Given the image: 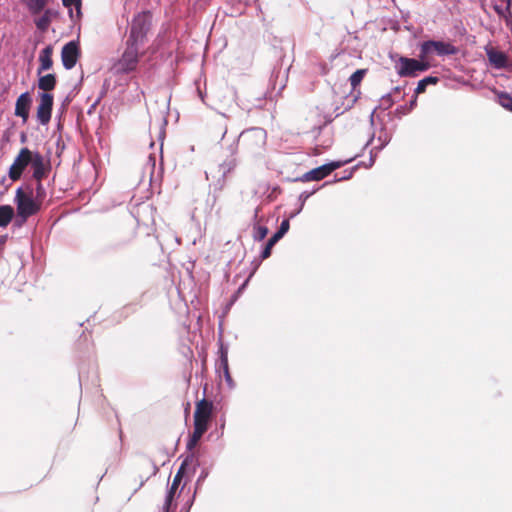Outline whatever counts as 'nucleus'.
Returning a JSON list of instances; mask_svg holds the SVG:
<instances>
[{
    "label": "nucleus",
    "mask_w": 512,
    "mask_h": 512,
    "mask_svg": "<svg viewBox=\"0 0 512 512\" xmlns=\"http://www.w3.org/2000/svg\"><path fill=\"white\" fill-rule=\"evenodd\" d=\"M14 202L16 204V224L22 226L29 217L37 214L41 209V201L34 198L32 192H25L22 188L16 191Z\"/></svg>",
    "instance_id": "f257e3e1"
},
{
    "label": "nucleus",
    "mask_w": 512,
    "mask_h": 512,
    "mask_svg": "<svg viewBox=\"0 0 512 512\" xmlns=\"http://www.w3.org/2000/svg\"><path fill=\"white\" fill-rule=\"evenodd\" d=\"M141 46L126 42V48L118 61L113 65V71L117 75L128 74L134 71L139 62V49Z\"/></svg>",
    "instance_id": "f03ea898"
},
{
    "label": "nucleus",
    "mask_w": 512,
    "mask_h": 512,
    "mask_svg": "<svg viewBox=\"0 0 512 512\" xmlns=\"http://www.w3.org/2000/svg\"><path fill=\"white\" fill-rule=\"evenodd\" d=\"M150 28V15L147 12L139 13L134 17L131 25V30L128 42H132L138 46H142L146 37V34Z\"/></svg>",
    "instance_id": "7ed1b4c3"
},
{
    "label": "nucleus",
    "mask_w": 512,
    "mask_h": 512,
    "mask_svg": "<svg viewBox=\"0 0 512 512\" xmlns=\"http://www.w3.org/2000/svg\"><path fill=\"white\" fill-rule=\"evenodd\" d=\"M429 67V63L422 59L407 57H400L395 64L396 72L401 77H416L419 73L427 71Z\"/></svg>",
    "instance_id": "20e7f679"
},
{
    "label": "nucleus",
    "mask_w": 512,
    "mask_h": 512,
    "mask_svg": "<svg viewBox=\"0 0 512 512\" xmlns=\"http://www.w3.org/2000/svg\"><path fill=\"white\" fill-rule=\"evenodd\" d=\"M458 49L450 42L445 41H424L420 45V59L425 60L429 55L436 54L438 56L455 55Z\"/></svg>",
    "instance_id": "39448f33"
},
{
    "label": "nucleus",
    "mask_w": 512,
    "mask_h": 512,
    "mask_svg": "<svg viewBox=\"0 0 512 512\" xmlns=\"http://www.w3.org/2000/svg\"><path fill=\"white\" fill-rule=\"evenodd\" d=\"M33 158L34 152L26 147L22 148L9 168V178L13 181L20 179L25 168L31 165Z\"/></svg>",
    "instance_id": "423d86ee"
},
{
    "label": "nucleus",
    "mask_w": 512,
    "mask_h": 512,
    "mask_svg": "<svg viewBox=\"0 0 512 512\" xmlns=\"http://www.w3.org/2000/svg\"><path fill=\"white\" fill-rule=\"evenodd\" d=\"M239 140L248 150L254 151L262 148L266 143V131L262 128H252L240 134Z\"/></svg>",
    "instance_id": "0eeeda50"
},
{
    "label": "nucleus",
    "mask_w": 512,
    "mask_h": 512,
    "mask_svg": "<svg viewBox=\"0 0 512 512\" xmlns=\"http://www.w3.org/2000/svg\"><path fill=\"white\" fill-rule=\"evenodd\" d=\"M338 167H340L339 162H331L328 164H324L306 172L299 178V180L302 182L319 181L328 176L332 171H334Z\"/></svg>",
    "instance_id": "6e6552de"
},
{
    "label": "nucleus",
    "mask_w": 512,
    "mask_h": 512,
    "mask_svg": "<svg viewBox=\"0 0 512 512\" xmlns=\"http://www.w3.org/2000/svg\"><path fill=\"white\" fill-rule=\"evenodd\" d=\"M212 414V403L202 399L196 405L194 412V426L201 425L202 428H208V422Z\"/></svg>",
    "instance_id": "1a4fd4ad"
},
{
    "label": "nucleus",
    "mask_w": 512,
    "mask_h": 512,
    "mask_svg": "<svg viewBox=\"0 0 512 512\" xmlns=\"http://www.w3.org/2000/svg\"><path fill=\"white\" fill-rule=\"evenodd\" d=\"M79 54L80 52L77 42L70 41L65 44L61 51V60L64 68L67 70L72 69L78 61Z\"/></svg>",
    "instance_id": "9d476101"
},
{
    "label": "nucleus",
    "mask_w": 512,
    "mask_h": 512,
    "mask_svg": "<svg viewBox=\"0 0 512 512\" xmlns=\"http://www.w3.org/2000/svg\"><path fill=\"white\" fill-rule=\"evenodd\" d=\"M53 106V96L49 93H42L40 95V103L37 107V120L40 124L46 125L51 119Z\"/></svg>",
    "instance_id": "9b49d317"
},
{
    "label": "nucleus",
    "mask_w": 512,
    "mask_h": 512,
    "mask_svg": "<svg viewBox=\"0 0 512 512\" xmlns=\"http://www.w3.org/2000/svg\"><path fill=\"white\" fill-rule=\"evenodd\" d=\"M31 105V97L28 92L22 93L15 104V115L22 118L23 123H26L29 116V108Z\"/></svg>",
    "instance_id": "f8f14e48"
},
{
    "label": "nucleus",
    "mask_w": 512,
    "mask_h": 512,
    "mask_svg": "<svg viewBox=\"0 0 512 512\" xmlns=\"http://www.w3.org/2000/svg\"><path fill=\"white\" fill-rule=\"evenodd\" d=\"M485 52L488 57L489 63L494 68L502 69L508 65V58L504 52L498 51L493 47H486Z\"/></svg>",
    "instance_id": "ddd939ff"
},
{
    "label": "nucleus",
    "mask_w": 512,
    "mask_h": 512,
    "mask_svg": "<svg viewBox=\"0 0 512 512\" xmlns=\"http://www.w3.org/2000/svg\"><path fill=\"white\" fill-rule=\"evenodd\" d=\"M182 470H183V465L180 467V469L178 470V472L174 476L172 485H171L170 489L168 490V492L166 494L165 502H164V505H163L164 512H168V510H169V508L171 506V503H172L173 498H174L175 491H176V489H177V487L180 484L181 479H182Z\"/></svg>",
    "instance_id": "4468645a"
},
{
    "label": "nucleus",
    "mask_w": 512,
    "mask_h": 512,
    "mask_svg": "<svg viewBox=\"0 0 512 512\" xmlns=\"http://www.w3.org/2000/svg\"><path fill=\"white\" fill-rule=\"evenodd\" d=\"M31 167L33 169V177L37 181H41V179L45 175V166H44V158L39 152H34V158L31 163Z\"/></svg>",
    "instance_id": "2eb2a0df"
},
{
    "label": "nucleus",
    "mask_w": 512,
    "mask_h": 512,
    "mask_svg": "<svg viewBox=\"0 0 512 512\" xmlns=\"http://www.w3.org/2000/svg\"><path fill=\"white\" fill-rule=\"evenodd\" d=\"M40 66L38 68V74L42 71L49 70L52 67V48L50 46L45 47L39 55Z\"/></svg>",
    "instance_id": "dca6fc26"
},
{
    "label": "nucleus",
    "mask_w": 512,
    "mask_h": 512,
    "mask_svg": "<svg viewBox=\"0 0 512 512\" xmlns=\"http://www.w3.org/2000/svg\"><path fill=\"white\" fill-rule=\"evenodd\" d=\"M62 3L68 8L69 16L73 22L81 18V0H62Z\"/></svg>",
    "instance_id": "f3484780"
},
{
    "label": "nucleus",
    "mask_w": 512,
    "mask_h": 512,
    "mask_svg": "<svg viewBox=\"0 0 512 512\" xmlns=\"http://www.w3.org/2000/svg\"><path fill=\"white\" fill-rule=\"evenodd\" d=\"M50 0H23V3L33 15L39 14L44 10Z\"/></svg>",
    "instance_id": "a211bd4d"
},
{
    "label": "nucleus",
    "mask_w": 512,
    "mask_h": 512,
    "mask_svg": "<svg viewBox=\"0 0 512 512\" xmlns=\"http://www.w3.org/2000/svg\"><path fill=\"white\" fill-rule=\"evenodd\" d=\"M14 215V210L10 205L0 206V227H7Z\"/></svg>",
    "instance_id": "6ab92c4d"
},
{
    "label": "nucleus",
    "mask_w": 512,
    "mask_h": 512,
    "mask_svg": "<svg viewBox=\"0 0 512 512\" xmlns=\"http://www.w3.org/2000/svg\"><path fill=\"white\" fill-rule=\"evenodd\" d=\"M56 85V78L54 74H47L41 76L38 80V87L43 91L53 90Z\"/></svg>",
    "instance_id": "aec40b11"
},
{
    "label": "nucleus",
    "mask_w": 512,
    "mask_h": 512,
    "mask_svg": "<svg viewBox=\"0 0 512 512\" xmlns=\"http://www.w3.org/2000/svg\"><path fill=\"white\" fill-rule=\"evenodd\" d=\"M220 367L223 369L224 378L229 388H234L235 384L229 372L227 353L222 351L220 359Z\"/></svg>",
    "instance_id": "412c9836"
},
{
    "label": "nucleus",
    "mask_w": 512,
    "mask_h": 512,
    "mask_svg": "<svg viewBox=\"0 0 512 512\" xmlns=\"http://www.w3.org/2000/svg\"><path fill=\"white\" fill-rule=\"evenodd\" d=\"M206 432V429L202 428L201 425L194 426V431L190 437V439L187 442V448L192 449L195 447V445L198 443V441L201 439L203 434Z\"/></svg>",
    "instance_id": "4be33fe9"
},
{
    "label": "nucleus",
    "mask_w": 512,
    "mask_h": 512,
    "mask_svg": "<svg viewBox=\"0 0 512 512\" xmlns=\"http://www.w3.org/2000/svg\"><path fill=\"white\" fill-rule=\"evenodd\" d=\"M437 82L438 78L434 76H428L421 79L415 88V95L417 96L418 94L423 93L428 85L436 84Z\"/></svg>",
    "instance_id": "5701e85b"
},
{
    "label": "nucleus",
    "mask_w": 512,
    "mask_h": 512,
    "mask_svg": "<svg viewBox=\"0 0 512 512\" xmlns=\"http://www.w3.org/2000/svg\"><path fill=\"white\" fill-rule=\"evenodd\" d=\"M417 96L414 95L409 104L402 105L396 108L395 113L398 117H402L410 113L416 106Z\"/></svg>",
    "instance_id": "b1692460"
},
{
    "label": "nucleus",
    "mask_w": 512,
    "mask_h": 512,
    "mask_svg": "<svg viewBox=\"0 0 512 512\" xmlns=\"http://www.w3.org/2000/svg\"><path fill=\"white\" fill-rule=\"evenodd\" d=\"M51 10H45L44 14L36 20V26L40 30H46L50 24Z\"/></svg>",
    "instance_id": "393cba45"
},
{
    "label": "nucleus",
    "mask_w": 512,
    "mask_h": 512,
    "mask_svg": "<svg viewBox=\"0 0 512 512\" xmlns=\"http://www.w3.org/2000/svg\"><path fill=\"white\" fill-rule=\"evenodd\" d=\"M499 104L508 111L512 112V96L506 92L498 94Z\"/></svg>",
    "instance_id": "a878e982"
},
{
    "label": "nucleus",
    "mask_w": 512,
    "mask_h": 512,
    "mask_svg": "<svg viewBox=\"0 0 512 512\" xmlns=\"http://www.w3.org/2000/svg\"><path fill=\"white\" fill-rule=\"evenodd\" d=\"M268 234V228L262 225H254L253 227V239L255 241H262Z\"/></svg>",
    "instance_id": "bb28decb"
},
{
    "label": "nucleus",
    "mask_w": 512,
    "mask_h": 512,
    "mask_svg": "<svg viewBox=\"0 0 512 512\" xmlns=\"http://www.w3.org/2000/svg\"><path fill=\"white\" fill-rule=\"evenodd\" d=\"M236 166L235 160L231 159L228 161L223 162L219 165V173L224 178L229 172H231Z\"/></svg>",
    "instance_id": "cd10ccee"
},
{
    "label": "nucleus",
    "mask_w": 512,
    "mask_h": 512,
    "mask_svg": "<svg viewBox=\"0 0 512 512\" xmlns=\"http://www.w3.org/2000/svg\"><path fill=\"white\" fill-rule=\"evenodd\" d=\"M365 73H366V70H365V69H358V70H356V71H355V72L350 76L349 80H350V84H351V86H352L353 88H355L356 86H358V85L361 83V81H362V79H363V77H364Z\"/></svg>",
    "instance_id": "c85d7f7f"
},
{
    "label": "nucleus",
    "mask_w": 512,
    "mask_h": 512,
    "mask_svg": "<svg viewBox=\"0 0 512 512\" xmlns=\"http://www.w3.org/2000/svg\"><path fill=\"white\" fill-rule=\"evenodd\" d=\"M391 140L390 135L387 132H381L378 136L379 145L375 146V149L381 150L383 149Z\"/></svg>",
    "instance_id": "c756f323"
},
{
    "label": "nucleus",
    "mask_w": 512,
    "mask_h": 512,
    "mask_svg": "<svg viewBox=\"0 0 512 512\" xmlns=\"http://www.w3.org/2000/svg\"><path fill=\"white\" fill-rule=\"evenodd\" d=\"M315 191H316V190H313V191H311V192L304 191V192H302V193L299 195V197H298V201H299V203H300V209H303V207H304V204H305L306 200H307L310 196H312V195L315 193Z\"/></svg>",
    "instance_id": "7c9ffc66"
},
{
    "label": "nucleus",
    "mask_w": 512,
    "mask_h": 512,
    "mask_svg": "<svg viewBox=\"0 0 512 512\" xmlns=\"http://www.w3.org/2000/svg\"><path fill=\"white\" fill-rule=\"evenodd\" d=\"M500 1L502 2V4L501 5L495 4L494 8L499 15H505V13L507 11H509L510 6H507V3L505 1H503V0H500Z\"/></svg>",
    "instance_id": "2f4dec72"
},
{
    "label": "nucleus",
    "mask_w": 512,
    "mask_h": 512,
    "mask_svg": "<svg viewBox=\"0 0 512 512\" xmlns=\"http://www.w3.org/2000/svg\"><path fill=\"white\" fill-rule=\"evenodd\" d=\"M44 195H45L44 187L41 184V181H38L37 186H36V196L34 198L37 200H40L42 202Z\"/></svg>",
    "instance_id": "473e14b6"
},
{
    "label": "nucleus",
    "mask_w": 512,
    "mask_h": 512,
    "mask_svg": "<svg viewBox=\"0 0 512 512\" xmlns=\"http://www.w3.org/2000/svg\"><path fill=\"white\" fill-rule=\"evenodd\" d=\"M290 228V223L288 219H285L281 222L280 227L278 229V233L284 236Z\"/></svg>",
    "instance_id": "72a5a7b5"
},
{
    "label": "nucleus",
    "mask_w": 512,
    "mask_h": 512,
    "mask_svg": "<svg viewBox=\"0 0 512 512\" xmlns=\"http://www.w3.org/2000/svg\"><path fill=\"white\" fill-rule=\"evenodd\" d=\"M393 101L391 100V95L387 94L382 97L381 99V106H383L385 109H388L392 105Z\"/></svg>",
    "instance_id": "f704fd0d"
},
{
    "label": "nucleus",
    "mask_w": 512,
    "mask_h": 512,
    "mask_svg": "<svg viewBox=\"0 0 512 512\" xmlns=\"http://www.w3.org/2000/svg\"><path fill=\"white\" fill-rule=\"evenodd\" d=\"M272 247L273 246H271L270 244H268V243L266 244L265 248L261 252V258L262 259H266V258H268L270 256Z\"/></svg>",
    "instance_id": "c9c22d12"
},
{
    "label": "nucleus",
    "mask_w": 512,
    "mask_h": 512,
    "mask_svg": "<svg viewBox=\"0 0 512 512\" xmlns=\"http://www.w3.org/2000/svg\"><path fill=\"white\" fill-rule=\"evenodd\" d=\"M283 236L278 232L274 233V235L268 240V244L274 246Z\"/></svg>",
    "instance_id": "e433bc0d"
},
{
    "label": "nucleus",
    "mask_w": 512,
    "mask_h": 512,
    "mask_svg": "<svg viewBox=\"0 0 512 512\" xmlns=\"http://www.w3.org/2000/svg\"><path fill=\"white\" fill-rule=\"evenodd\" d=\"M301 211H302V209H300V205H299V206H297L296 211H295V212H293V213H291L290 218L295 217V216H296V215H298Z\"/></svg>",
    "instance_id": "4c0bfd02"
},
{
    "label": "nucleus",
    "mask_w": 512,
    "mask_h": 512,
    "mask_svg": "<svg viewBox=\"0 0 512 512\" xmlns=\"http://www.w3.org/2000/svg\"><path fill=\"white\" fill-rule=\"evenodd\" d=\"M301 211H302V209H300V205H299V206H297L296 211H295V212H293V213H291L290 218L295 217V216H296V215H298Z\"/></svg>",
    "instance_id": "58836bf2"
},
{
    "label": "nucleus",
    "mask_w": 512,
    "mask_h": 512,
    "mask_svg": "<svg viewBox=\"0 0 512 512\" xmlns=\"http://www.w3.org/2000/svg\"><path fill=\"white\" fill-rule=\"evenodd\" d=\"M373 162H374L373 156L371 155L370 160H369V164H368L367 167H371L373 165Z\"/></svg>",
    "instance_id": "ea45409f"
},
{
    "label": "nucleus",
    "mask_w": 512,
    "mask_h": 512,
    "mask_svg": "<svg viewBox=\"0 0 512 512\" xmlns=\"http://www.w3.org/2000/svg\"><path fill=\"white\" fill-rule=\"evenodd\" d=\"M349 177H350V175L341 177L340 179H348Z\"/></svg>",
    "instance_id": "a19ab883"
}]
</instances>
